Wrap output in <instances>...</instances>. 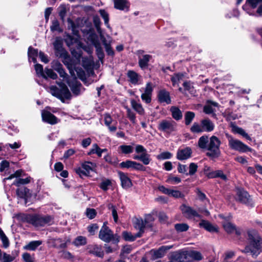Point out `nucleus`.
<instances>
[{
    "label": "nucleus",
    "instance_id": "a878e982",
    "mask_svg": "<svg viewBox=\"0 0 262 262\" xmlns=\"http://www.w3.org/2000/svg\"><path fill=\"white\" fill-rule=\"evenodd\" d=\"M170 111L171 113L172 117L176 120H179L182 118V113L178 107L174 106H171Z\"/></svg>",
    "mask_w": 262,
    "mask_h": 262
},
{
    "label": "nucleus",
    "instance_id": "bf43d9fd",
    "mask_svg": "<svg viewBox=\"0 0 262 262\" xmlns=\"http://www.w3.org/2000/svg\"><path fill=\"white\" fill-rule=\"evenodd\" d=\"M57 72L59 73L60 76L61 77L63 78V80H65L67 82L68 80H72V78L71 79L69 78L67 74L65 72L64 70H63V69L62 68L57 69Z\"/></svg>",
    "mask_w": 262,
    "mask_h": 262
},
{
    "label": "nucleus",
    "instance_id": "69168bd1",
    "mask_svg": "<svg viewBox=\"0 0 262 262\" xmlns=\"http://www.w3.org/2000/svg\"><path fill=\"white\" fill-rule=\"evenodd\" d=\"M50 28L52 31H61L59 27V23L58 21L56 19H55L52 21V25L51 26Z\"/></svg>",
    "mask_w": 262,
    "mask_h": 262
},
{
    "label": "nucleus",
    "instance_id": "473e14b6",
    "mask_svg": "<svg viewBox=\"0 0 262 262\" xmlns=\"http://www.w3.org/2000/svg\"><path fill=\"white\" fill-rule=\"evenodd\" d=\"M185 75V73H178L174 74L171 77V81L172 82V85L175 86L178 82L182 80Z\"/></svg>",
    "mask_w": 262,
    "mask_h": 262
},
{
    "label": "nucleus",
    "instance_id": "72a5a7b5",
    "mask_svg": "<svg viewBox=\"0 0 262 262\" xmlns=\"http://www.w3.org/2000/svg\"><path fill=\"white\" fill-rule=\"evenodd\" d=\"M236 199L239 202L245 204V192L243 188H237L236 189Z\"/></svg>",
    "mask_w": 262,
    "mask_h": 262
},
{
    "label": "nucleus",
    "instance_id": "13d9d810",
    "mask_svg": "<svg viewBox=\"0 0 262 262\" xmlns=\"http://www.w3.org/2000/svg\"><path fill=\"white\" fill-rule=\"evenodd\" d=\"M127 116L133 124H135L136 123L135 114L129 108L127 110Z\"/></svg>",
    "mask_w": 262,
    "mask_h": 262
},
{
    "label": "nucleus",
    "instance_id": "bb28decb",
    "mask_svg": "<svg viewBox=\"0 0 262 262\" xmlns=\"http://www.w3.org/2000/svg\"><path fill=\"white\" fill-rule=\"evenodd\" d=\"M133 108L140 115H143L144 110L141 103L137 102L135 100L132 99L130 101Z\"/></svg>",
    "mask_w": 262,
    "mask_h": 262
},
{
    "label": "nucleus",
    "instance_id": "4d7b16f0",
    "mask_svg": "<svg viewBox=\"0 0 262 262\" xmlns=\"http://www.w3.org/2000/svg\"><path fill=\"white\" fill-rule=\"evenodd\" d=\"M232 131L235 134H238L243 137H246V132L242 128L235 125L232 126Z\"/></svg>",
    "mask_w": 262,
    "mask_h": 262
},
{
    "label": "nucleus",
    "instance_id": "f704fd0d",
    "mask_svg": "<svg viewBox=\"0 0 262 262\" xmlns=\"http://www.w3.org/2000/svg\"><path fill=\"white\" fill-rule=\"evenodd\" d=\"M42 244L41 241H34L30 242L28 245H26L25 248L28 250H35L39 246Z\"/></svg>",
    "mask_w": 262,
    "mask_h": 262
},
{
    "label": "nucleus",
    "instance_id": "3c124183",
    "mask_svg": "<svg viewBox=\"0 0 262 262\" xmlns=\"http://www.w3.org/2000/svg\"><path fill=\"white\" fill-rule=\"evenodd\" d=\"M111 181L108 179L103 180L99 185V187L103 191H107L109 186L111 185Z\"/></svg>",
    "mask_w": 262,
    "mask_h": 262
},
{
    "label": "nucleus",
    "instance_id": "5fc2aeb1",
    "mask_svg": "<svg viewBox=\"0 0 262 262\" xmlns=\"http://www.w3.org/2000/svg\"><path fill=\"white\" fill-rule=\"evenodd\" d=\"M99 13L101 16L104 19L105 25L108 28L109 27V16L108 14L104 10L101 9L99 10Z\"/></svg>",
    "mask_w": 262,
    "mask_h": 262
},
{
    "label": "nucleus",
    "instance_id": "cd10ccee",
    "mask_svg": "<svg viewBox=\"0 0 262 262\" xmlns=\"http://www.w3.org/2000/svg\"><path fill=\"white\" fill-rule=\"evenodd\" d=\"M135 160H139L143 162L145 165H148L150 163L151 159L150 155L148 154H141L140 155H135L133 158Z\"/></svg>",
    "mask_w": 262,
    "mask_h": 262
},
{
    "label": "nucleus",
    "instance_id": "a18cd8bd",
    "mask_svg": "<svg viewBox=\"0 0 262 262\" xmlns=\"http://www.w3.org/2000/svg\"><path fill=\"white\" fill-rule=\"evenodd\" d=\"M223 225L225 230L229 233L233 232L234 231V229H235V226L228 222L223 223Z\"/></svg>",
    "mask_w": 262,
    "mask_h": 262
},
{
    "label": "nucleus",
    "instance_id": "37998d69",
    "mask_svg": "<svg viewBox=\"0 0 262 262\" xmlns=\"http://www.w3.org/2000/svg\"><path fill=\"white\" fill-rule=\"evenodd\" d=\"M35 70L37 75L38 76H41L46 79H47V77L45 74V71L43 72V67L41 64H39V63H36L35 65Z\"/></svg>",
    "mask_w": 262,
    "mask_h": 262
},
{
    "label": "nucleus",
    "instance_id": "c03bdc74",
    "mask_svg": "<svg viewBox=\"0 0 262 262\" xmlns=\"http://www.w3.org/2000/svg\"><path fill=\"white\" fill-rule=\"evenodd\" d=\"M31 178L30 177H28L25 179L18 178L16 179L13 183V184L19 186L20 185L27 184L31 182Z\"/></svg>",
    "mask_w": 262,
    "mask_h": 262
},
{
    "label": "nucleus",
    "instance_id": "dca6fc26",
    "mask_svg": "<svg viewBox=\"0 0 262 262\" xmlns=\"http://www.w3.org/2000/svg\"><path fill=\"white\" fill-rule=\"evenodd\" d=\"M114 8L116 9L127 11L130 7V3L128 0H113Z\"/></svg>",
    "mask_w": 262,
    "mask_h": 262
},
{
    "label": "nucleus",
    "instance_id": "6e6552de",
    "mask_svg": "<svg viewBox=\"0 0 262 262\" xmlns=\"http://www.w3.org/2000/svg\"><path fill=\"white\" fill-rule=\"evenodd\" d=\"M67 83L74 95H78L80 94L82 85L75 77H73L72 80H68Z\"/></svg>",
    "mask_w": 262,
    "mask_h": 262
},
{
    "label": "nucleus",
    "instance_id": "6e6d98bb",
    "mask_svg": "<svg viewBox=\"0 0 262 262\" xmlns=\"http://www.w3.org/2000/svg\"><path fill=\"white\" fill-rule=\"evenodd\" d=\"M174 227L176 230L178 232L186 231L189 228L188 225L186 224H177Z\"/></svg>",
    "mask_w": 262,
    "mask_h": 262
},
{
    "label": "nucleus",
    "instance_id": "de8ad7c7",
    "mask_svg": "<svg viewBox=\"0 0 262 262\" xmlns=\"http://www.w3.org/2000/svg\"><path fill=\"white\" fill-rule=\"evenodd\" d=\"M122 154H129L133 152L134 147L131 145H122L119 146Z\"/></svg>",
    "mask_w": 262,
    "mask_h": 262
},
{
    "label": "nucleus",
    "instance_id": "2f4dec72",
    "mask_svg": "<svg viewBox=\"0 0 262 262\" xmlns=\"http://www.w3.org/2000/svg\"><path fill=\"white\" fill-rule=\"evenodd\" d=\"M187 255L192 259L196 261L201 260L203 258V256L201 252L197 251H190L187 253Z\"/></svg>",
    "mask_w": 262,
    "mask_h": 262
},
{
    "label": "nucleus",
    "instance_id": "ea45409f",
    "mask_svg": "<svg viewBox=\"0 0 262 262\" xmlns=\"http://www.w3.org/2000/svg\"><path fill=\"white\" fill-rule=\"evenodd\" d=\"M53 246L57 248H64L67 246L65 242L60 238H55L52 239Z\"/></svg>",
    "mask_w": 262,
    "mask_h": 262
},
{
    "label": "nucleus",
    "instance_id": "1a4fd4ad",
    "mask_svg": "<svg viewBox=\"0 0 262 262\" xmlns=\"http://www.w3.org/2000/svg\"><path fill=\"white\" fill-rule=\"evenodd\" d=\"M174 122L173 121L162 120L158 125L159 130L164 132H171L174 130Z\"/></svg>",
    "mask_w": 262,
    "mask_h": 262
},
{
    "label": "nucleus",
    "instance_id": "864d4df0",
    "mask_svg": "<svg viewBox=\"0 0 262 262\" xmlns=\"http://www.w3.org/2000/svg\"><path fill=\"white\" fill-rule=\"evenodd\" d=\"M172 156V154L169 151H165L161 153L157 156L158 160L169 159Z\"/></svg>",
    "mask_w": 262,
    "mask_h": 262
},
{
    "label": "nucleus",
    "instance_id": "423d86ee",
    "mask_svg": "<svg viewBox=\"0 0 262 262\" xmlns=\"http://www.w3.org/2000/svg\"><path fill=\"white\" fill-rule=\"evenodd\" d=\"M99 237L106 243H109L112 240L115 239V235L113 231L106 226V223H103L99 231Z\"/></svg>",
    "mask_w": 262,
    "mask_h": 262
},
{
    "label": "nucleus",
    "instance_id": "79ce46f5",
    "mask_svg": "<svg viewBox=\"0 0 262 262\" xmlns=\"http://www.w3.org/2000/svg\"><path fill=\"white\" fill-rule=\"evenodd\" d=\"M190 131L193 133H201L203 132L202 123L200 124L197 122L193 123L190 128Z\"/></svg>",
    "mask_w": 262,
    "mask_h": 262
},
{
    "label": "nucleus",
    "instance_id": "c85d7f7f",
    "mask_svg": "<svg viewBox=\"0 0 262 262\" xmlns=\"http://www.w3.org/2000/svg\"><path fill=\"white\" fill-rule=\"evenodd\" d=\"M88 42H90L94 46L99 44L100 41L98 36L94 33H90L86 37Z\"/></svg>",
    "mask_w": 262,
    "mask_h": 262
},
{
    "label": "nucleus",
    "instance_id": "58836bf2",
    "mask_svg": "<svg viewBox=\"0 0 262 262\" xmlns=\"http://www.w3.org/2000/svg\"><path fill=\"white\" fill-rule=\"evenodd\" d=\"M195 117V114L190 111L186 112L185 114V123L186 125H189Z\"/></svg>",
    "mask_w": 262,
    "mask_h": 262
},
{
    "label": "nucleus",
    "instance_id": "774afa93",
    "mask_svg": "<svg viewBox=\"0 0 262 262\" xmlns=\"http://www.w3.org/2000/svg\"><path fill=\"white\" fill-rule=\"evenodd\" d=\"M153 91V88L152 87L151 83L150 82H148L146 84V86L144 89L143 94H147V95H152V92Z\"/></svg>",
    "mask_w": 262,
    "mask_h": 262
},
{
    "label": "nucleus",
    "instance_id": "39448f33",
    "mask_svg": "<svg viewBox=\"0 0 262 262\" xmlns=\"http://www.w3.org/2000/svg\"><path fill=\"white\" fill-rule=\"evenodd\" d=\"M226 137L228 139L229 146L231 149L242 152L246 151V145L242 142L234 138L228 134H226Z\"/></svg>",
    "mask_w": 262,
    "mask_h": 262
},
{
    "label": "nucleus",
    "instance_id": "4be33fe9",
    "mask_svg": "<svg viewBox=\"0 0 262 262\" xmlns=\"http://www.w3.org/2000/svg\"><path fill=\"white\" fill-rule=\"evenodd\" d=\"M152 58V56L148 54L143 55L142 57H139V65L142 69H145L148 66V62Z\"/></svg>",
    "mask_w": 262,
    "mask_h": 262
},
{
    "label": "nucleus",
    "instance_id": "f8f14e48",
    "mask_svg": "<svg viewBox=\"0 0 262 262\" xmlns=\"http://www.w3.org/2000/svg\"><path fill=\"white\" fill-rule=\"evenodd\" d=\"M158 101L161 103L169 104L171 103V98L169 93L165 89L161 90L158 93Z\"/></svg>",
    "mask_w": 262,
    "mask_h": 262
},
{
    "label": "nucleus",
    "instance_id": "052dcab7",
    "mask_svg": "<svg viewBox=\"0 0 262 262\" xmlns=\"http://www.w3.org/2000/svg\"><path fill=\"white\" fill-rule=\"evenodd\" d=\"M134 161L130 160H126V161L122 162L120 164L121 168H133Z\"/></svg>",
    "mask_w": 262,
    "mask_h": 262
},
{
    "label": "nucleus",
    "instance_id": "f3484780",
    "mask_svg": "<svg viewBox=\"0 0 262 262\" xmlns=\"http://www.w3.org/2000/svg\"><path fill=\"white\" fill-rule=\"evenodd\" d=\"M118 175L121 182V186L123 188L127 189L132 186L131 180L125 173L119 171Z\"/></svg>",
    "mask_w": 262,
    "mask_h": 262
},
{
    "label": "nucleus",
    "instance_id": "4c0bfd02",
    "mask_svg": "<svg viewBox=\"0 0 262 262\" xmlns=\"http://www.w3.org/2000/svg\"><path fill=\"white\" fill-rule=\"evenodd\" d=\"M209 178H221L223 180H226L227 177L222 170H216L211 173H207Z\"/></svg>",
    "mask_w": 262,
    "mask_h": 262
},
{
    "label": "nucleus",
    "instance_id": "5701e85b",
    "mask_svg": "<svg viewBox=\"0 0 262 262\" xmlns=\"http://www.w3.org/2000/svg\"><path fill=\"white\" fill-rule=\"evenodd\" d=\"M248 3L252 8H255L258 6L257 13L259 15H262V0H248Z\"/></svg>",
    "mask_w": 262,
    "mask_h": 262
},
{
    "label": "nucleus",
    "instance_id": "20e7f679",
    "mask_svg": "<svg viewBox=\"0 0 262 262\" xmlns=\"http://www.w3.org/2000/svg\"><path fill=\"white\" fill-rule=\"evenodd\" d=\"M23 220L35 227H42L46 225H51L53 223V218L50 216L25 214L23 215Z\"/></svg>",
    "mask_w": 262,
    "mask_h": 262
},
{
    "label": "nucleus",
    "instance_id": "09e8293b",
    "mask_svg": "<svg viewBox=\"0 0 262 262\" xmlns=\"http://www.w3.org/2000/svg\"><path fill=\"white\" fill-rule=\"evenodd\" d=\"M67 21L68 29L72 30L73 34L77 35L78 31L76 29L77 27L74 22L70 18L68 19Z\"/></svg>",
    "mask_w": 262,
    "mask_h": 262
},
{
    "label": "nucleus",
    "instance_id": "49530a36",
    "mask_svg": "<svg viewBox=\"0 0 262 262\" xmlns=\"http://www.w3.org/2000/svg\"><path fill=\"white\" fill-rule=\"evenodd\" d=\"M94 47L96 48V54L99 59L102 61L104 58V54L103 53L102 48L101 47V43H99V44L95 46Z\"/></svg>",
    "mask_w": 262,
    "mask_h": 262
},
{
    "label": "nucleus",
    "instance_id": "680f3d73",
    "mask_svg": "<svg viewBox=\"0 0 262 262\" xmlns=\"http://www.w3.org/2000/svg\"><path fill=\"white\" fill-rule=\"evenodd\" d=\"M189 172L186 173V174H189L190 176L193 175L197 171L198 165L194 163H191L189 165Z\"/></svg>",
    "mask_w": 262,
    "mask_h": 262
},
{
    "label": "nucleus",
    "instance_id": "7c9ffc66",
    "mask_svg": "<svg viewBox=\"0 0 262 262\" xmlns=\"http://www.w3.org/2000/svg\"><path fill=\"white\" fill-rule=\"evenodd\" d=\"M183 86L184 90L188 92L191 95H194L195 94V90L194 89L193 83L190 81H185Z\"/></svg>",
    "mask_w": 262,
    "mask_h": 262
},
{
    "label": "nucleus",
    "instance_id": "a19ab883",
    "mask_svg": "<svg viewBox=\"0 0 262 262\" xmlns=\"http://www.w3.org/2000/svg\"><path fill=\"white\" fill-rule=\"evenodd\" d=\"M93 154H96L99 157H101L102 156V151L97 144H94L93 145L92 148L88 153V155H90Z\"/></svg>",
    "mask_w": 262,
    "mask_h": 262
},
{
    "label": "nucleus",
    "instance_id": "0eeeda50",
    "mask_svg": "<svg viewBox=\"0 0 262 262\" xmlns=\"http://www.w3.org/2000/svg\"><path fill=\"white\" fill-rule=\"evenodd\" d=\"M128 81L133 85H137L142 83V77L133 70H129L127 73Z\"/></svg>",
    "mask_w": 262,
    "mask_h": 262
},
{
    "label": "nucleus",
    "instance_id": "c756f323",
    "mask_svg": "<svg viewBox=\"0 0 262 262\" xmlns=\"http://www.w3.org/2000/svg\"><path fill=\"white\" fill-rule=\"evenodd\" d=\"M28 57L29 60H30V59H32V61L34 63H36L37 60L36 57L38 55V50L34 49L31 47H30L28 49Z\"/></svg>",
    "mask_w": 262,
    "mask_h": 262
},
{
    "label": "nucleus",
    "instance_id": "7ed1b4c3",
    "mask_svg": "<svg viewBox=\"0 0 262 262\" xmlns=\"http://www.w3.org/2000/svg\"><path fill=\"white\" fill-rule=\"evenodd\" d=\"M59 88L52 85L49 88V92L54 96L63 101L64 99H70L71 94L67 85L61 81H56Z\"/></svg>",
    "mask_w": 262,
    "mask_h": 262
},
{
    "label": "nucleus",
    "instance_id": "338daca9",
    "mask_svg": "<svg viewBox=\"0 0 262 262\" xmlns=\"http://www.w3.org/2000/svg\"><path fill=\"white\" fill-rule=\"evenodd\" d=\"M14 259V257L6 253L3 254V257H2V262H11Z\"/></svg>",
    "mask_w": 262,
    "mask_h": 262
},
{
    "label": "nucleus",
    "instance_id": "8fccbe9b",
    "mask_svg": "<svg viewBox=\"0 0 262 262\" xmlns=\"http://www.w3.org/2000/svg\"><path fill=\"white\" fill-rule=\"evenodd\" d=\"M0 238L3 242V246L5 248H7L9 245V240L1 228H0Z\"/></svg>",
    "mask_w": 262,
    "mask_h": 262
},
{
    "label": "nucleus",
    "instance_id": "e433bc0d",
    "mask_svg": "<svg viewBox=\"0 0 262 262\" xmlns=\"http://www.w3.org/2000/svg\"><path fill=\"white\" fill-rule=\"evenodd\" d=\"M82 165V168L84 170L86 176H88L90 172L93 170L95 166L93 163L90 162H85Z\"/></svg>",
    "mask_w": 262,
    "mask_h": 262
},
{
    "label": "nucleus",
    "instance_id": "e2e57ef3",
    "mask_svg": "<svg viewBox=\"0 0 262 262\" xmlns=\"http://www.w3.org/2000/svg\"><path fill=\"white\" fill-rule=\"evenodd\" d=\"M108 208L112 210L114 220L116 223L118 221V214L115 206L110 204L108 205Z\"/></svg>",
    "mask_w": 262,
    "mask_h": 262
},
{
    "label": "nucleus",
    "instance_id": "393cba45",
    "mask_svg": "<svg viewBox=\"0 0 262 262\" xmlns=\"http://www.w3.org/2000/svg\"><path fill=\"white\" fill-rule=\"evenodd\" d=\"M122 236L126 241L133 242L137 238L141 237L140 233H136L133 234L131 232L127 231H123L122 232Z\"/></svg>",
    "mask_w": 262,
    "mask_h": 262
},
{
    "label": "nucleus",
    "instance_id": "f257e3e1",
    "mask_svg": "<svg viewBox=\"0 0 262 262\" xmlns=\"http://www.w3.org/2000/svg\"><path fill=\"white\" fill-rule=\"evenodd\" d=\"M221 141L215 136L209 138L208 136H201L198 140V145L200 148L207 150V156L211 158H217L220 155V146Z\"/></svg>",
    "mask_w": 262,
    "mask_h": 262
},
{
    "label": "nucleus",
    "instance_id": "9b49d317",
    "mask_svg": "<svg viewBox=\"0 0 262 262\" xmlns=\"http://www.w3.org/2000/svg\"><path fill=\"white\" fill-rule=\"evenodd\" d=\"M172 248V246H163L157 250H152L151 254L154 259H157L163 257L166 251Z\"/></svg>",
    "mask_w": 262,
    "mask_h": 262
},
{
    "label": "nucleus",
    "instance_id": "412c9836",
    "mask_svg": "<svg viewBox=\"0 0 262 262\" xmlns=\"http://www.w3.org/2000/svg\"><path fill=\"white\" fill-rule=\"evenodd\" d=\"M203 132H211L214 128V123L209 119L206 118L201 121Z\"/></svg>",
    "mask_w": 262,
    "mask_h": 262
},
{
    "label": "nucleus",
    "instance_id": "b1692460",
    "mask_svg": "<svg viewBox=\"0 0 262 262\" xmlns=\"http://www.w3.org/2000/svg\"><path fill=\"white\" fill-rule=\"evenodd\" d=\"M69 9L68 6L65 4H61L58 8L59 16L63 22L65 20V17Z\"/></svg>",
    "mask_w": 262,
    "mask_h": 262
},
{
    "label": "nucleus",
    "instance_id": "9d476101",
    "mask_svg": "<svg viewBox=\"0 0 262 262\" xmlns=\"http://www.w3.org/2000/svg\"><path fill=\"white\" fill-rule=\"evenodd\" d=\"M192 154V150L189 147L179 148L177 152V158L179 160H185L189 159Z\"/></svg>",
    "mask_w": 262,
    "mask_h": 262
},
{
    "label": "nucleus",
    "instance_id": "ddd939ff",
    "mask_svg": "<svg viewBox=\"0 0 262 262\" xmlns=\"http://www.w3.org/2000/svg\"><path fill=\"white\" fill-rule=\"evenodd\" d=\"M181 211L184 215L188 219H192L195 217H200L199 214L191 207L183 205L181 207Z\"/></svg>",
    "mask_w": 262,
    "mask_h": 262
},
{
    "label": "nucleus",
    "instance_id": "0e129e2a",
    "mask_svg": "<svg viewBox=\"0 0 262 262\" xmlns=\"http://www.w3.org/2000/svg\"><path fill=\"white\" fill-rule=\"evenodd\" d=\"M85 214L88 218L93 219L96 215V211L94 209L88 208L86 210Z\"/></svg>",
    "mask_w": 262,
    "mask_h": 262
},
{
    "label": "nucleus",
    "instance_id": "aec40b11",
    "mask_svg": "<svg viewBox=\"0 0 262 262\" xmlns=\"http://www.w3.org/2000/svg\"><path fill=\"white\" fill-rule=\"evenodd\" d=\"M146 223L141 218H136L134 220V226L135 229L139 230L137 233H140L141 236L144 231Z\"/></svg>",
    "mask_w": 262,
    "mask_h": 262
},
{
    "label": "nucleus",
    "instance_id": "2eb2a0df",
    "mask_svg": "<svg viewBox=\"0 0 262 262\" xmlns=\"http://www.w3.org/2000/svg\"><path fill=\"white\" fill-rule=\"evenodd\" d=\"M53 46L57 56H64L66 51L63 48L62 42L60 39L56 38L53 42Z\"/></svg>",
    "mask_w": 262,
    "mask_h": 262
},
{
    "label": "nucleus",
    "instance_id": "6ab92c4d",
    "mask_svg": "<svg viewBox=\"0 0 262 262\" xmlns=\"http://www.w3.org/2000/svg\"><path fill=\"white\" fill-rule=\"evenodd\" d=\"M87 249L89 253L93 254L97 257H103L104 255L103 252L101 247L98 245H89Z\"/></svg>",
    "mask_w": 262,
    "mask_h": 262
},
{
    "label": "nucleus",
    "instance_id": "a211bd4d",
    "mask_svg": "<svg viewBox=\"0 0 262 262\" xmlns=\"http://www.w3.org/2000/svg\"><path fill=\"white\" fill-rule=\"evenodd\" d=\"M200 227L204 228L207 231L211 233H217L219 229L217 226H214L208 221L202 220L199 223Z\"/></svg>",
    "mask_w": 262,
    "mask_h": 262
},
{
    "label": "nucleus",
    "instance_id": "4468645a",
    "mask_svg": "<svg viewBox=\"0 0 262 262\" xmlns=\"http://www.w3.org/2000/svg\"><path fill=\"white\" fill-rule=\"evenodd\" d=\"M41 117L43 121L48 123L55 124L58 122L57 118L48 111H42L41 112Z\"/></svg>",
    "mask_w": 262,
    "mask_h": 262
},
{
    "label": "nucleus",
    "instance_id": "f03ea898",
    "mask_svg": "<svg viewBox=\"0 0 262 262\" xmlns=\"http://www.w3.org/2000/svg\"><path fill=\"white\" fill-rule=\"evenodd\" d=\"M262 239L258 232L251 230L248 232L247 237V253L256 258L261 252Z\"/></svg>",
    "mask_w": 262,
    "mask_h": 262
},
{
    "label": "nucleus",
    "instance_id": "603ef678",
    "mask_svg": "<svg viewBox=\"0 0 262 262\" xmlns=\"http://www.w3.org/2000/svg\"><path fill=\"white\" fill-rule=\"evenodd\" d=\"M45 74L47 78L48 77L52 79H56L57 78V75L50 69L45 68Z\"/></svg>",
    "mask_w": 262,
    "mask_h": 262
},
{
    "label": "nucleus",
    "instance_id": "c9c22d12",
    "mask_svg": "<svg viewBox=\"0 0 262 262\" xmlns=\"http://www.w3.org/2000/svg\"><path fill=\"white\" fill-rule=\"evenodd\" d=\"M73 244L76 247L85 245L86 244V238L84 236H78L73 241Z\"/></svg>",
    "mask_w": 262,
    "mask_h": 262
}]
</instances>
